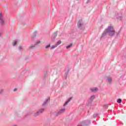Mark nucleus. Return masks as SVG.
I'll use <instances>...</instances> for the list:
<instances>
[{
    "label": "nucleus",
    "instance_id": "nucleus-19",
    "mask_svg": "<svg viewBox=\"0 0 126 126\" xmlns=\"http://www.w3.org/2000/svg\"><path fill=\"white\" fill-rule=\"evenodd\" d=\"M0 35H1V33H0Z\"/></svg>",
    "mask_w": 126,
    "mask_h": 126
},
{
    "label": "nucleus",
    "instance_id": "nucleus-14",
    "mask_svg": "<svg viewBox=\"0 0 126 126\" xmlns=\"http://www.w3.org/2000/svg\"><path fill=\"white\" fill-rule=\"evenodd\" d=\"M48 101H49V100L47 99L42 104L43 106H45V105H46V104L47 103V102H48Z\"/></svg>",
    "mask_w": 126,
    "mask_h": 126
},
{
    "label": "nucleus",
    "instance_id": "nucleus-11",
    "mask_svg": "<svg viewBox=\"0 0 126 126\" xmlns=\"http://www.w3.org/2000/svg\"><path fill=\"white\" fill-rule=\"evenodd\" d=\"M65 111V108H62L60 110L61 113H63V112H64Z\"/></svg>",
    "mask_w": 126,
    "mask_h": 126
},
{
    "label": "nucleus",
    "instance_id": "nucleus-4",
    "mask_svg": "<svg viewBox=\"0 0 126 126\" xmlns=\"http://www.w3.org/2000/svg\"><path fill=\"white\" fill-rule=\"evenodd\" d=\"M72 99V97H70L67 101H66L65 102V104H63V106H66L67 104H68V102H69L70 101V100H71Z\"/></svg>",
    "mask_w": 126,
    "mask_h": 126
},
{
    "label": "nucleus",
    "instance_id": "nucleus-3",
    "mask_svg": "<svg viewBox=\"0 0 126 126\" xmlns=\"http://www.w3.org/2000/svg\"><path fill=\"white\" fill-rule=\"evenodd\" d=\"M43 112H44L43 109L39 110L37 112H36L34 114L35 117H37V116H39V115H40V114H42V113H43Z\"/></svg>",
    "mask_w": 126,
    "mask_h": 126
},
{
    "label": "nucleus",
    "instance_id": "nucleus-9",
    "mask_svg": "<svg viewBox=\"0 0 126 126\" xmlns=\"http://www.w3.org/2000/svg\"><path fill=\"white\" fill-rule=\"evenodd\" d=\"M17 43V41L16 40H14L12 43L13 46H15L16 44Z\"/></svg>",
    "mask_w": 126,
    "mask_h": 126
},
{
    "label": "nucleus",
    "instance_id": "nucleus-12",
    "mask_svg": "<svg viewBox=\"0 0 126 126\" xmlns=\"http://www.w3.org/2000/svg\"><path fill=\"white\" fill-rule=\"evenodd\" d=\"M94 99H95V96L94 95H93L91 97V100L92 101L93 100H94Z\"/></svg>",
    "mask_w": 126,
    "mask_h": 126
},
{
    "label": "nucleus",
    "instance_id": "nucleus-8",
    "mask_svg": "<svg viewBox=\"0 0 126 126\" xmlns=\"http://www.w3.org/2000/svg\"><path fill=\"white\" fill-rule=\"evenodd\" d=\"M108 81L109 83H112V78L108 77Z\"/></svg>",
    "mask_w": 126,
    "mask_h": 126
},
{
    "label": "nucleus",
    "instance_id": "nucleus-7",
    "mask_svg": "<svg viewBox=\"0 0 126 126\" xmlns=\"http://www.w3.org/2000/svg\"><path fill=\"white\" fill-rule=\"evenodd\" d=\"M61 44H62V41L61 40H59L57 43L56 44V46H57V47L59 46V45H61Z\"/></svg>",
    "mask_w": 126,
    "mask_h": 126
},
{
    "label": "nucleus",
    "instance_id": "nucleus-16",
    "mask_svg": "<svg viewBox=\"0 0 126 126\" xmlns=\"http://www.w3.org/2000/svg\"><path fill=\"white\" fill-rule=\"evenodd\" d=\"M50 47H51V44H49V45H47L45 47V49H48V48H50Z\"/></svg>",
    "mask_w": 126,
    "mask_h": 126
},
{
    "label": "nucleus",
    "instance_id": "nucleus-18",
    "mask_svg": "<svg viewBox=\"0 0 126 126\" xmlns=\"http://www.w3.org/2000/svg\"><path fill=\"white\" fill-rule=\"evenodd\" d=\"M20 49H21V46H20Z\"/></svg>",
    "mask_w": 126,
    "mask_h": 126
},
{
    "label": "nucleus",
    "instance_id": "nucleus-2",
    "mask_svg": "<svg viewBox=\"0 0 126 126\" xmlns=\"http://www.w3.org/2000/svg\"><path fill=\"white\" fill-rule=\"evenodd\" d=\"M77 26L80 29H83L84 27V23L82 20H79L78 22Z\"/></svg>",
    "mask_w": 126,
    "mask_h": 126
},
{
    "label": "nucleus",
    "instance_id": "nucleus-15",
    "mask_svg": "<svg viewBox=\"0 0 126 126\" xmlns=\"http://www.w3.org/2000/svg\"><path fill=\"white\" fill-rule=\"evenodd\" d=\"M57 46L56 45V44H55V45H53L51 48L52 49H55V48H57Z\"/></svg>",
    "mask_w": 126,
    "mask_h": 126
},
{
    "label": "nucleus",
    "instance_id": "nucleus-6",
    "mask_svg": "<svg viewBox=\"0 0 126 126\" xmlns=\"http://www.w3.org/2000/svg\"><path fill=\"white\" fill-rule=\"evenodd\" d=\"M2 15L1 14V13H0V20H1L0 23L1 24L3 23V20H2Z\"/></svg>",
    "mask_w": 126,
    "mask_h": 126
},
{
    "label": "nucleus",
    "instance_id": "nucleus-13",
    "mask_svg": "<svg viewBox=\"0 0 126 126\" xmlns=\"http://www.w3.org/2000/svg\"><path fill=\"white\" fill-rule=\"evenodd\" d=\"M117 102L118 103H122V99H121V98H119V99H118V100H117Z\"/></svg>",
    "mask_w": 126,
    "mask_h": 126
},
{
    "label": "nucleus",
    "instance_id": "nucleus-1",
    "mask_svg": "<svg viewBox=\"0 0 126 126\" xmlns=\"http://www.w3.org/2000/svg\"><path fill=\"white\" fill-rule=\"evenodd\" d=\"M105 31L106 33L109 34V36H114L115 35V33H116V31H115V29H114V27L110 26L108 27L106 30Z\"/></svg>",
    "mask_w": 126,
    "mask_h": 126
},
{
    "label": "nucleus",
    "instance_id": "nucleus-17",
    "mask_svg": "<svg viewBox=\"0 0 126 126\" xmlns=\"http://www.w3.org/2000/svg\"><path fill=\"white\" fill-rule=\"evenodd\" d=\"M16 90H17V89H14V91H16Z\"/></svg>",
    "mask_w": 126,
    "mask_h": 126
},
{
    "label": "nucleus",
    "instance_id": "nucleus-5",
    "mask_svg": "<svg viewBox=\"0 0 126 126\" xmlns=\"http://www.w3.org/2000/svg\"><path fill=\"white\" fill-rule=\"evenodd\" d=\"M91 90L93 92H95L97 91V90H98V88H93L91 89Z\"/></svg>",
    "mask_w": 126,
    "mask_h": 126
},
{
    "label": "nucleus",
    "instance_id": "nucleus-10",
    "mask_svg": "<svg viewBox=\"0 0 126 126\" xmlns=\"http://www.w3.org/2000/svg\"><path fill=\"white\" fill-rule=\"evenodd\" d=\"M71 47H72V44H70V45L66 46V49H69Z\"/></svg>",
    "mask_w": 126,
    "mask_h": 126
}]
</instances>
